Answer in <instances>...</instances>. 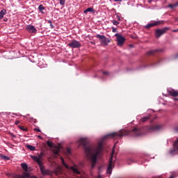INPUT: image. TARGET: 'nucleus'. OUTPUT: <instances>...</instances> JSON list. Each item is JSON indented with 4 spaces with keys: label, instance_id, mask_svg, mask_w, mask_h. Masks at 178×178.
<instances>
[{
    "label": "nucleus",
    "instance_id": "nucleus-1",
    "mask_svg": "<svg viewBox=\"0 0 178 178\" xmlns=\"http://www.w3.org/2000/svg\"><path fill=\"white\" fill-rule=\"evenodd\" d=\"M163 129V125L156 124L152 125L150 127H143L140 129L134 128L131 131L127 130H122L120 132H113L102 137V140L98 143L97 147L92 148L90 145L86 138H81L78 140V144L82 145L84 152L86 156L88 158L90 162H91V169L95 168L97 165V161L98 158H101L102 155V151H104V141L108 138H120L124 136H133L134 137H138L145 134L144 130H147L149 133H152V131H159Z\"/></svg>",
    "mask_w": 178,
    "mask_h": 178
},
{
    "label": "nucleus",
    "instance_id": "nucleus-2",
    "mask_svg": "<svg viewBox=\"0 0 178 178\" xmlns=\"http://www.w3.org/2000/svg\"><path fill=\"white\" fill-rule=\"evenodd\" d=\"M31 158H32L33 161L38 163L40 172L42 175H49V170H45L44 168V165L42 164V153H41L38 156H31Z\"/></svg>",
    "mask_w": 178,
    "mask_h": 178
},
{
    "label": "nucleus",
    "instance_id": "nucleus-3",
    "mask_svg": "<svg viewBox=\"0 0 178 178\" xmlns=\"http://www.w3.org/2000/svg\"><path fill=\"white\" fill-rule=\"evenodd\" d=\"M61 163L63 165L64 167H65L66 169L68 170H70L73 172V173H75V175H80V172L79 171V169L76 165L70 167L65 162V159H63V157H61Z\"/></svg>",
    "mask_w": 178,
    "mask_h": 178
},
{
    "label": "nucleus",
    "instance_id": "nucleus-4",
    "mask_svg": "<svg viewBox=\"0 0 178 178\" xmlns=\"http://www.w3.org/2000/svg\"><path fill=\"white\" fill-rule=\"evenodd\" d=\"M113 154H115V149H113L111 157L109 159V163L107 168V173L108 175H112V170L113 169V163H115V161H116V159H115V158L113 157Z\"/></svg>",
    "mask_w": 178,
    "mask_h": 178
},
{
    "label": "nucleus",
    "instance_id": "nucleus-5",
    "mask_svg": "<svg viewBox=\"0 0 178 178\" xmlns=\"http://www.w3.org/2000/svg\"><path fill=\"white\" fill-rule=\"evenodd\" d=\"M177 154H178V138H177V140L173 143V149L169 151V154L171 156L177 155Z\"/></svg>",
    "mask_w": 178,
    "mask_h": 178
},
{
    "label": "nucleus",
    "instance_id": "nucleus-6",
    "mask_svg": "<svg viewBox=\"0 0 178 178\" xmlns=\"http://www.w3.org/2000/svg\"><path fill=\"white\" fill-rule=\"evenodd\" d=\"M115 37L117 38L118 42V47H122L123 44H124V41H126V39L124 37H123L122 35L116 33Z\"/></svg>",
    "mask_w": 178,
    "mask_h": 178
},
{
    "label": "nucleus",
    "instance_id": "nucleus-7",
    "mask_svg": "<svg viewBox=\"0 0 178 178\" xmlns=\"http://www.w3.org/2000/svg\"><path fill=\"white\" fill-rule=\"evenodd\" d=\"M168 30H169L168 27L157 29L155 33L156 38H159L161 35H163V34H165Z\"/></svg>",
    "mask_w": 178,
    "mask_h": 178
},
{
    "label": "nucleus",
    "instance_id": "nucleus-8",
    "mask_svg": "<svg viewBox=\"0 0 178 178\" xmlns=\"http://www.w3.org/2000/svg\"><path fill=\"white\" fill-rule=\"evenodd\" d=\"M26 31H28V33H30L31 34H37V29H35V26H34V25H27V26L26 27Z\"/></svg>",
    "mask_w": 178,
    "mask_h": 178
},
{
    "label": "nucleus",
    "instance_id": "nucleus-9",
    "mask_svg": "<svg viewBox=\"0 0 178 178\" xmlns=\"http://www.w3.org/2000/svg\"><path fill=\"white\" fill-rule=\"evenodd\" d=\"M68 47H70V48H80L81 44L77 40H72L68 44Z\"/></svg>",
    "mask_w": 178,
    "mask_h": 178
},
{
    "label": "nucleus",
    "instance_id": "nucleus-10",
    "mask_svg": "<svg viewBox=\"0 0 178 178\" xmlns=\"http://www.w3.org/2000/svg\"><path fill=\"white\" fill-rule=\"evenodd\" d=\"M159 24H163V21H156L150 24H147L145 27V29H151V27H155V26H159Z\"/></svg>",
    "mask_w": 178,
    "mask_h": 178
},
{
    "label": "nucleus",
    "instance_id": "nucleus-11",
    "mask_svg": "<svg viewBox=\"0 0 178 178\" xmlns=\"http://www.w3.org/2000/svg\"><path fill=\"white\" fill-rule=\"evenodd\" d=\"M168 92L172 97H178V91H176L174 89H168Z\"/></svg>",
    "mask_w": 178,
    "mask_h": 178
},
{
    "label": "nucleus",
    "instance_id": "nucleus-12",
    "mask_svg": "<svg viewBox=\"0 0 178 178\" xmlns=\"http://www.w3.org/2000/svg\"><path fill=\"white\" fill-rule=\"evenodd\" d=\"M108 42H111V40H109L108 38H106V37H105L104 38H103L102 40H101V44H102L103 45H108Z\"/></svg>",
    "mask_w": 178,
    "mask_h": 178
},
{
    "label": "nucleus",
    "instance_id": "nucleus-13",
    "mask_svg": "<svg viewBox=\"0 0 178 178\" xmlns=\"http://www.w3.org/2000/svg\"><path fill=\"white\" fill-rule=\"evenodd\" d=\"M161 49L151 50L147 52V55H155L156 52H161Z\"/></svg>",
    "mask_w": 178,
    "mask_h": 178
},
{
    "label": "nucleus",
    "instance_id": "nucleus-14",
    "mask_svg": "<svg viewBox=\"0 0 178 178\" xmlns=\"http://www.w3.org/2000/svg\"><path fill=\"white\" fill-rule=\"evenodd\" d=\"M136 162H137V161L136 159H134V158H133V157H130L127 160L128 165H131V163H134Z\"/></svg>",
    "mask_w": 178,
    "mask_h": 178
},
{
    "label": "nucleus",
    "instance_id": "nucleus-15",
    "mask_svg": "<svg viewBox=\"0 0 178 178\" xmlns=\"http://www.w3.org/2000/svg\"><path fill=\"white\" fill-rule=\"evenodd\" d=\"M177 6H178V1H177L174 4H169L168 7L170 8V9H175V8H177Z\"/></svg>",
    "mask_w": 178,
    "mask_h": 178
},
{
    "label": "nucleus",
    "instance_id": "nucleus-16",
    "mask_svg": "<svg viewBox=\"0 0 178 178\" xmlns=\"http://www.w3.org/2000/svg\"><path fill=\"white\" fill-rule=\"evenodd\" d=\"M6 14V10L3 9L0 11V19H3V16Z\"/></svg>",
    "mask_w": 178,
    "mask_h": 178
},
{
    "label": "nucleus",
    "instance_id": "nucleus-17",
    "mask_svg": "<svg viewBox=\"0 0 178 178\" xmlns=\"http://www.w3.org/2000/svg\"><path fill=\"white\" fill-rule=\"evenodd\" d=\"M21 166H22V169H24V170H25V172H27V170H29V165H27V163H22Z\"/></svg>",
    "mask_w": 178,
    "mask_h": 178
},
{
    "label": "nucleus",
    "instance_id": "nucleus-18",
    "mask_svg": "<svg viewBox=\"0 0 178 178\" xmlns=\"http://www.w3.org/2000/svg\"><path fill=\"white\" fill-rule=\"evenodd\" d=\"M26 148L28 149H30V151H35V147L31 145H27Z\"/></svg>",
    "mask_w": 178,
    "mask_h": 178
},
{
    "label": "nucleus",
    "instance_id": "nucleus-19",
    "mask_svg": "<svg viewBox=\"0 0 178 178\" xmlns=\"http://www.w3.org/2000/svg\"><path fill=\"white\" fill-rule=\"evenodd\" d=\"M161 62H162L161 60L156 62V63H153L151 64V66H153L154 67H156V66H159V65H161Z\"/></svg>",
    "mask_w": 178,
    "mask_h": 178
},
{
    "label": "nucleus",
    "instance_id": "nucleus-20",
    "mask_svg": "<svg viewBox=\"0 0 178 178\" xmlns=\"http://www.w3.org/2000/svg\"><path fill=\"white\" fill-rule=\"evenodd\" d=\"M0 158H1V159H3V161H9V159H10V157L5 155H0Z\"/></svg>",
    "mask_w": 178,
    "mask_h": 178
},
{
    "label": "nucleus",
    "instance_id": "nucleus-21",
    "mask_svg": "<svg viewBox=\"0 0 178 178\" xmlns=\"http://www.w3.org/2000/svg\"><path fill=\"white\" fill-rule=\"evenodd\" d=\"M88 12H94V10L92 8H88L86 10H85L83 11V13H85L86 15H87V13H88Z\"/></svg>",
    "mask_w": 178,
    "mask_h": 178
},
{
    "label": "nucleus",
    "instance_id": "nucleus-22",
    "mask_svg": "<svg viewBox=\"0 0 178 178\" xmlns=\"http://www.w3.org/2000/svg\"><path fill=\"white\" fill-rule=\"evenodd\" d=\"M19 129H20V130H22V131H27V128H24V127L22 126V125H19L18 126Z\"/></svg>",
    "mask_w": 178,
    "mask_h": 178
},
{
    "label": "nucleus",
    "instance_id": "nucleus-23",
    "mask_svg": "<svg viewBox=\"0 0 178 178\" xmlns=\"http://www.w3.org/2000/svg\"><path fill=\"white\" fill-rule=\"evenodd\" d=\"M39 10H40V12H42V10H45V7H44V6H42V4L40 5L38 7Z\"/></svg>",
    "mask_w": 178,
    "mask_h": 178
},
{
    "label": "nucleus",
    "instance_id": "nucleus-24",
    "mask_svg": "<svg viewBox=\"0 0 178 178\" xmlns=\"http://www.w3.org/2000/svg\"><path fill=\"white\" fill-rule=\"evenodd\" d=\"M150 116L151 115L144 117L143 118L141 119V121L142 122H147V120H148V119H149Z\"/></svg>",
    "mask_w": 178,
    "mask_h": 178
},
{
    "label": "nucleus",
    "instance_id": "nucleus-25",
    "mask_svg": "<svg viewBox=\"0 0 178 178\" xmlns=\"http://www.w3.org/2000/svg\"><path fill=\"white\" fill-rule=\"evenodd\" d=\"M59 2L61 6H65V3H66V0H59Z\"/></svg>",
    "mask_w": 178,
    "mask_h": 178
},
{
    "label": "nucleus",
    "instance_id": "nucleus-26",
    "mask_svg": "<svg viewBox=\"0 0 178 178\" xmlns=\"http://www.w3.org/2000/svg\"><path fill=\"white\" fill-rule=\"evenodd\" d=\"M97 38H99V40H101V41L102 40L103 38H104L106 36L104 35H97Z\"/></svg>",
    "mask_w": 178,
    "mask_h": 178
},
{
    "label": "nucleus",
    "instance_id": "nucleus-27",
    "mask_svg": "<svg viewBox=\"0 0 178 178\" xmlns=\"http://www.w3.org/2000/svg\"><path fill=\"white\" fill-rule=\"evenodd\" d=\"M113 24H114V26H119V22L116 21V20H113L112 21Z\"/></svg>",
    "mask_w": 178,
    "mask_h": 178
},
{
    "label": "nucleus",
    "instance_id": "nucleus-28",
    "mask_svg": "<svg viewBox=\"0 0 178 178\" xmlns=\"http://www.w3.org/2000/svg\"><path fill=\"white\" fill-rule=\"evenodd\" d=\"M47 145L48 147H53L54 144L51 141H47Z\"/></svg>",
    "mask_w": 178,
    "mask_h": 178
},
{
    "label": "nucleus",
    "instance_id": "nucleus-29",
    "mask_svg": "<svg viewBox=\"0 0 178 178\" xmlns=\"http://www.w3.org/2000/svg\"><path fill=\"white\" fill-rule=\"evenodd\" d=\"M112 31H113V33H118V29L113 27L112 28Z\"/></svg>",
    "mask_w": 178,
    "mask_h": 178
},
{
    "label": "nucleus",
    "instance_id": "nucleus-30",
    "mask_svg": "<svg viewBox=\"0 0 178 178\" xmlns=\"http://www.w3.org/2000/svg\"><path fill=\"white\" fill-rule=\"evenodd\" d=\"M23 175H24V177L26 178V177H29V173H27V172H24V173L23 174Z\"/></svg>",
    "mask_w": 178,
    "mask_h": 178
},
{
    "label": "nucleus",
    "instance_id": "nucleus-31",
    "mask_svg": "<svg viewBox=\"0 0 178 178\" xmlns=\"http://www.w3.org/2000/svg\"><path fill=\"white\" fill-rule=\"evenodd\" d=\"M174 131H175L176 133H178V127H176L174 129Z\"/></svg>",
    "mask_w": 178,
    "mask_h": 178
},
{
    "label": "nucleus",
    "instance_id": "nucleus-32",
    "mask_svg": "<svg viewBox=\"0 0 178 178\" xmlns=\"http://www.w3.org/2000/svg\"><path fill=\"white\" fill-rule=\"evenodd\" d=\"M67 153L70 154H71V151H70V149L69 148H67Z\"/></svg>",
    "mask_w": 178,
    "mask_h": 178
},
{
    "label": "nucleus",
    "instance_id": "nucleus-33",
    "mask_svg": "<svg viewBox=\"0 0 178 178\" xmlns=\"http://www.w3.org/2000/svg\"><path fill=\"white\" fill-rule=\"evenodd\" d=\"M19 123H20V121H19V120H16L15 122V124H16V125L19 124Z\"/></svg>",
    "mask_w": 178,
    "mask_h": 178
},
{
    "label": "nucleus",
    "instance_id": "nucleus-34",
    "mask_svg": "<svg viewBox=\"0 0 178 178\" xmlns=\"http://www.w3.org/2000/svg\"><path fill=\"white\" fill-rule=\"evenodd\" d=\"M34 130H35V131H39V132L41 131V130L40 129H37V128H35Z\"/></svg>",
    "mask_w": 178,
    "mask_h": 178
},
{
    "label": "nucleus",
    "instance_id": "nucleus-35",
    "mask_svg": "<svg viewBox=\"0 0 178 178\" xmlns=\"http://www.w3.org/2000/svg\"><path fill=\"white\" fill-rule=\"evenodd\" d=\"M117 19H118V20H119V22H120V16L117 15Z\"/></svg>",
    "mask_w": 178,
    "mask_h": 178
},
{
    "label": "nucleus",
    "instance_id": "nucleus-36",
    "mask_svg": "<svg viewBox=\"0 0 178 178\" xmlns=\"http://www.w3.org/2000/svg\"><path fill=\"white\" fill-rule=\"evenodd\" d=\"M50 26H51V29H54L55 26H54V24H52V23L51 24H50Z\"/></svg>",
    "mask_w": 178,
    "mask_h": 178
},
{
    "label": "nucleus",
    "instance_id": "nucleus-37",
    "mask_svg": "<svg viewBox=\"0 0 178 178\" xmlns=\"http://www.w3.org/2000/svg\"><path fill=\"white\" fill-rule=\"evenodd\" d=\"M19 178H25V177H24V175H19Z\"/></svg>",
    "mask_w": 178,
    "mask_h": 178
},
{
    "label": "nucleus",
    "instance_id": "nucleus-38",
    "mask_svg": "<svg viewBox=\"0 0 178 178\" xmlns=\"http://www.w3.org/2000/svg\"><path fill=\"white\" fill-rule=\"evenodd\" d=\"M115 2H122V0H114Z\"/></svg>",
    "mask_w": 178,
    "mask_h": 178
},
{
    "label": "nucleus",
    "instance_id": "nucleus-39",
    "mask_svg": "<svg viewBox=\"0 0 178 178\" xmlns=\"http://www.w3.org/2000/svg\"><path fill=\"white\" fill-rule=\"evenodd\" d=\"M47 22H48L49 24H52V21H51V20H48Z\"/></svg>",
    "mask_w": 178,
    "mask_h": 178
},
{
    "label": "nucleus",
    "instance_id": "nucleus-40",
    "mask_svg": "<svg viewBox=\"0 0 178 178\" xmlns=\"http://www.w3.org/2000/svg\"><path fill=\"white\" fill-rule=\"evenodd\" d=\"M102 74H108V72H102Z\"/></svg>",
    "mask_w": 178,
    "mask_h": 178
},
{
    "label": "nucleus",
    "instance_id": "nucleus-41",
    "mask_svg": "<svg viewBox=\"0 0 178 178\" xmlns=\"http://www.w3.org/2000/svg\"><path fill=\"white\" fill-rule=\"evenodd\" d=\"M175 22H178V17L175 19Z\"/></svg>",
    "mask_w": 178,
    "mask_h": 178
},
{
    "label": "nucleus",
    "instance_id": "nucleus-42",
    "mask_svg": "<svg viewBox=\"0 0 178 178\" xmlns=\"http://www.w3.org/2000/svg\"><path fill=\"white\" fill-rule=\"evenodd\" d=\"M177 31H178V29L173 31L174 33H177Z\"/></svg>",
    "mask_w": 178,
    "mask_h": 178
},
{
    "label": "nucleus",
    "instance_id": "nucleus-43",
    "mask_svg": "<svg viewBox=\"0 0 178 178\" xmlns=\"http://www.w3.org/2000/svg\"><path fill=\"white\" fill-rule=\"evenodd\" d=\"M142 67H147V65L141 66L140 69H141Z\"/></svg>",
    "mask_w": 178,
    "mask_h": 178
},
{
    "label": "nucleus",
    "instance_id": "nucleus-44",
    "mask_svg": "<svg viewBox=\"0 0 178 178\" xmlns=\"http://www.w3.org/2000/svg\"><path fill=\"white\" fill-rule=\"evenodd\" d=\"M38 138H40L41 140H42V137H41L40 136H38Z\"/></svg>",
    "mask_w": 178,
    "mask_h": 178
},
{
    "label": "nucleus",
    "instance_id": "nucleus-45",
    "mask_svg": "<svg viewBox=\"0 0 178 178\" xmlns=\"http://www.w3.org/2000/svg\"><path fill=\"white\" fill-rule=\"evenodd\" d=\"M148 2L149 3H151V2H152V0H149Z\"/></svg>",
    "mask_w": 178,
    "mask_h": 178
},
{
    "label": "nucleus",
    "instance_id": "nucleus-46",
    "mask_svg": "<svg viewBox=\"0 0 178 178\" xmlns=\"http://www.w3.org/2000/svg\"><path fill=\"white\" fill-rule=\"evenodd\" d=\"M3 20L4 22H6L8 20V18H5Z\"/></svg>",
    "mask_w": 178,
    "mask_h": 178
},
{
    "label": "nucleus",
    "instance_id": "nucleus-47",
    "mask_svg": "<svg viewBox=\"0 0 178 178\" xmlns=\"http://www.w3.org/2000/svg\"><path fill=\"white\" fill-rule=\"evenodd\" d=\"M175 101H178V98H175Z\"/></svg>",
    "mask_w": 178,
    "mask_h": 178
},
{
    "label": "nucleus",
    "instance_id": "nucleus-48",
    "mask_svg": "<svg viewBox=\"0 0 178 178\" xmlns=\"http://www.w3.org/2000/svg\"><path fill=\"white\" fill-rule=\"evenodd\" d=\"M174 177H175V176H173V175L170 177V178H174Z\"/></svg>",
    "mask_w": 178,
    "mask_h": 178
},
{
    "label": "nucleus",
    "instance_id": "nucleus-49",
    "mask_svg": "<svg viewBox=\"0 0 178 178\" xmlns=\"http://www.w3.org/2000/svg\"><path fill=\"white\" fill-rule=\"evenodd\" d=\"M13 115H16V116H19V115L16 114V113H13Z\"/></svg>",
    "mask_w": 178,
    "mask_h": 178
},
{
    "label": "nucleus",
    "instance_id": "nucleus-50",
    "mask_svg": "<svg viewBox=\"0 0 178 178\" xmlns=\"http://www.w3.org/2000/svg\"><path fill=\"white\" fill-rule=\"evenodd\" d=\"M115 147H116V143L114 145V148H115Z\"/></svg>",
    "mask_w": 178,
    "mask_h": 178
}]
</instances>
